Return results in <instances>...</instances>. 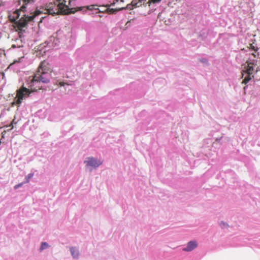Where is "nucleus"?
<instances>
[{"label": "nucleus", "instance_id": "1", "mask_svg": "<svg viewBox=\"0 0 260 260\" xmlns=\"http://www.w3.org/2000/svg\"><path fill=\"white\" fill-rule=\"evenodd\" d=\"M51 73L52 69L50 64L45 60L42 61L29 83V87L31 88L32 91L41 89L42 87L41 83H47L49 82Z\"/></svg>", "mask_w": 260, "mask_h": 260}, {"label": "nucleus", "instance_id": "2", "mask_svg": "<svg viewBox=\"0 0 260 260\" xmlns=\"http://www.w3.org/2000/svg\"><path fill=\"white\" fill-rule=\"evenodd\" d=\"M73 0H56L49 3L45 6V10L47 13L54 16L55 15H66L82 10V7H77V9L72 7Z\"/></svg>", "mask_w": 260, "mask_h": 260}, {"label": "nucleus", "instance_id": "3", "mask_svg": "<svg viewBox=\"0 0 260 260\" xmlns=\"http://www.w3.org/2000/svg\"><path fill=\"white\" fill-rule=\"evenodd\" d=\"M161 0H133L132 6L136 8H141L147 13L154 9V5Z\"/></svg>", "mask_w": 260, "mask_h": 260}, {"label": "nucleus", "instance_id": "4", "mask_svg": "<svg viewBox=\"0 0 260 260\" xmlns=\"http://www.w3.org/2000/svg\"><path fill=\"white\" fill-rule=\"evenodd\" d=\"M255 60L253 61H247L243 65V68L242 70V77L243 78V76L245 74L246 76L244 77L242 83L246 84L251 79L253 78V73L254 71V67H255Z\"/></svg>", "mask_w": 260, "mask_h": 260}, {"label": "nucleus", "instance_id": "5", "mask_svg": "<svg viewBox=\"0 0 260 260\" xmlns=\"http://www.w3.org/2000/svg\"><path fill=\"white\" fill-rule=\"evenodd\" d=\"M31 91L24 86H22L16 91V96L14 99L12 105H16L19 107L23 100L29 96Z\"/></svg>", "mask_w": 260, "mask_h": 260}, {"label": "nucleus", "instance_id": "6", "mask_svg": "<svg viewBox=\"0 0 260 260\" xmlns=\"http://www.w3.org/2000/svg\"><path fill=\"white\" fill-rule=\"evenodd\" d=\"M34 18V16H26L24 15L18 21L15 22L13 24V27L16 31H19V35L22 31H24V28H26L28 22L32 21Z\"/></svg>", "mask_w": 260, "mask_h": 260}, {"label": "nucleus", "instance_id": "7", "mask_svg": "<svg viewBox=\"0 0 260 260\" xmlns=\"http://www.w3.org/2000/svg\"><path fill=\"white\" fill-rule=\"evenodd\" d=\"M84 163L87 166H90L95 168L102 165V161L91 157H88L87 159L84 161Z\"/></svg>", "mask_w": 260, "mask_h": 260}, {"label": "nucleus", "instance_id": "8", "mask_svg": "<svg viewBox=\"0 0 260 260\" xmlns=\"http://www.w3.org/2000/svg\"><path fill=\"white\" fill-rule=\"evenodd\" d=\"M24 5L21 7L20 10H16L15 11H14L12 14H10L9 15V20L13 23H15V22H16V20L20 16V11H24V9L25 8V7Z\"/></svg>", "mask_w": 260, "mask_h": 260}, {"label": "nucleus", "instance_id": "9", "mask_svg": "<svg viewBox=\"0 0 260 260\" xmlns=\"http://www.w3.org/2000/svg\"><path fill=\"white\" fill-rule=\"evenodd\" d=\"M123 0H113L112 3V5H114L117 4V6L115 8V9H111L109 10V12L110 14L113 13L115 11H119L123 8H124V6L122 5L123 3Z\"/></svg>", "mask_w": 260, "mask_h": 260}, {"label": "nucleus", "instance_id": "10", "mask_svg": "<svg viewBox=\"0 0 260 260\" xmlns=\"http://www.w3.org/2000/svg\"><path fill=\"white\" fill-rule=\"evenodd\" d=\"M198 246V243L196 241H191L187 243V246L183 249L185 251H190L196 248Z\"/></svg>", "mask_w": 260, "mask_h": 260}, {"label": "nucleus", "instance_id": "11", "mask_svg": "<svg viewBox=\"0 0 260 260\" xmlns=\"http://www.w3.org/2000/svg\"><path fill=\"white\" fill-rule=\"evenodd\" d=\"M70 251L72 256L74 257H77L79 255L78 251L75 247H71Z\"/></svg>", "mask_w": 260, "mask_h": 260}, {"label": "nucleus", "instance_id": "12", "mask_svg": "<svg viewBox=\"0 0 260 260\" xmlns=\"http://www.w3.org/2000/svg\"><path fill=\"white\" fill-rule=\"evenodd\" d=\"M48 247V244L46 242H43L40 247V250H43Z\"/></svg>", "mask_w": 260, "mask_h": 260}, {"label": "nucleus", "instance_id": "13", "mask_svg": "<svg viewBox=\"0 0 260 260\" xmlns=\"http://www.w3.org/2000/svg\"><path fill=\"white\" fill-rule=\"evenodd\" d=\"M249 48L251 49V50L254 51L255 52H256L258 50V48L255 47L252 44H250Z\"/></svg>", "mask_w": 260, "mask_h": 260}, {"label": "nucleus", "instance_id": "14", "mask_svg": "<svg viewBox=\"0 0 260 260\" xmlns=\"http://www.w3.org/2000/svg\"><path fill=\"white\" fill-rule=\"evenodd\" d=\"M33 175L32 174H29L26 177V183H28L29 182V179L31 178L32 177Z\"/></svg>", "mask_w": 260, "mask_h": 260}, {"label": "nucleus", "instance_id": "15", "mask_svg": "<svg viewBox=\"0 0 260 260\" xmlns=\"http://www.w3.org/2000/svg\"><path fill=\"white\" fill-rule=\"evenodd\" d=\"M22 45H16V44H13L11 46V48H20L22 47Z\"/></svg>", "mask_w": 260, "mask_h": 260}, {"label": "nucleus", "instance_id": "16", "mask_svg": "<svg viewBox=\"0 0 260 260\" xmlns=\"http://www.w3.org/2000/svg\"><path fill=\"white\" fill-rule=\"evenodd\" d=\"M23 183H19L17 185H16L14 188V189H16L17 188H18L19 187H21L22 185H23Z\"/></svg>", "mask_w": 260, "mask_h": 260}, {"label": "nucleus", "instance_id": "17", "mask_svg": "<svg viewBox=\"0 0 260 260\" xmlns=\"http://www.w3.org/2000/svg\"><path fill=\"white\" fill-rule=\"evenodd\" d=\"M66 84H68L67 83L63 82H60L59 83V85L60 86H64Z\"/></svg>", "mask_w": 260, "mask_h": 260}, {"label": "nucleus", "instance_id": "18", "mask_svg": "<svg viewBox=\"0 0 260 260\" xmlns=\"http://www.w3.org/2000/svg\"><path fill=\"white\" fill-rule=\"evenodd\" d=\"M5 5V2L0 1V7H3Z\"/></svg>", "mask_w": 260, "mask_h": 260}, {"label": "nucleus", "instance_id": "19", "mask_svg": "<svg viewBox=\"0 0 260 260\" xmlns=\"http://www.w3.org/2000/svg\"><path fill=\"white\" fill-rule=\"evenodd\" d=\"M252 55L254 56V57H256V54L254 53H252Z\"/></svg>", "mask_w": 260, "mask_h": 260}]
</instances>
